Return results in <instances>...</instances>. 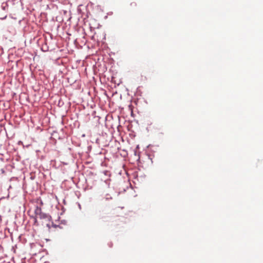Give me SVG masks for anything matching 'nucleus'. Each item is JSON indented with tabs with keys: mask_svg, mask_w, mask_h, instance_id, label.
Masks as SVG:
<instances>
[{
	"mask_svg": "<svg viewBox=\"0 0 263 263\" xmlns=\"http://www.w3.org/2000/svg\"><path fill=\"white\" fill-rule=\"evenodd\" d=\"M130 5L132 7H135L137 6V3L136 2H132L130 3Z\"/></svg>",
	"mask_w": 263,
	"mask_h": 263,
	"instance_id": "obj_2",
	"label": "nucleus"
},
{
	"mask_svg": "<svg viewBox=\"0 0 263 263\" xmlns=\"http://www.w3.org/2000/svg\"><path fill=\"white\" fill-rule=\"evenodd\" d=\"M35 214L36 216V219H45L46 221V225L48 228H50V217L48 215L43 213L42 212V210L40 208L36 207L35 210Z\"/></svg>",
	"mask_w": 263,
	"mask_h": 263,
	"instance_id": "obj_1",
	"label": "nucleus"
}]
</instances>
